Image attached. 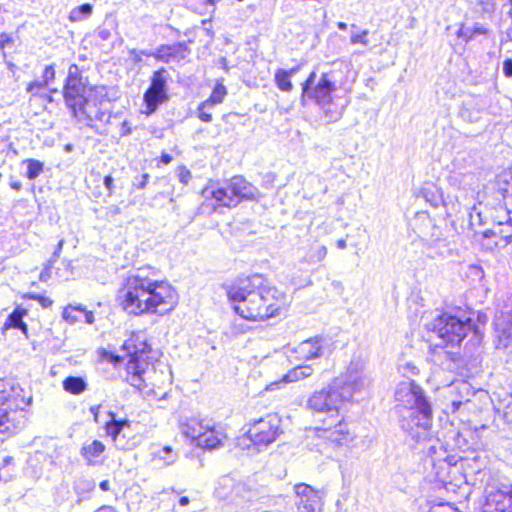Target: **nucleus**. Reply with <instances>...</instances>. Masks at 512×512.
Returning <instances> with one entry per match:
<instances>
[{"mask_svg": "<svg viewBox=\"0 0 512 512\" xmlns=\"http://www.w3.org/2000/svg\"><path fill=\"white\" fill-rule=\"evenodd\" d=\"M123 349L130 357L126 367L127 380L133 387L141 390L145 382L143 375L149 366L147 354L150 352V346L145 341H139L138 337L132 336L125 341Z\"/></svg>", "mask_w": 512, "mask_h": 512, "instance_id": "nucleus-7", "label": "nucleus"}, {"mask_svg": "<svg viewBox=\"0 0 512 512\" xmlns=\"http://www.w3.org/2000/svg\"><path fill=\"white\" fill-rule=\"evenodd\" d=\"M335 379L342 386V391L350 394V402L356 393L368 389L372 383L370 373L366 371L364 364L360 361H351L346 373Z\"/></svg>", "mask_w": 512, "mask_h": 512, "instance_id": "nucleus-9", "label": "nucleus"}, {"mask_svg": "<svg viewBox=\"0 0 512 512\" xmlns=\"http://www.w3.org/2000/svg\"><path fill=\"white\" fill-rule=\"evenodd\" d=\"M172 161V156L167 154V153H163L161 155V162L164 163V164H169L170 162Z\"/></svg>", "mask_w": 512, "mask_h": 512, "instance_id": "nucleus-62", "label": "nucleus"}, {"mask_svg": "<svg viewBox=\"0 0 512 512\" xmlns=\"http://www.w3.org/2000/svg\"><path fill=\"white\" fill-rule=\"evenodd\" d=\"M103 104H109V100L107 99V93L105 87L103 86H95L87 88V93L85 94V102L83 103L81 110H84L85 107L89 106H98Z\"/></svg>", "mask_w": 512, "mask_h": 512, "instance_id": "nucleus-22", "label": "nucleus"}, {"mask_svg": "<svg viewBox=\"0 0 512 512\" xmlns=\"http://www.w3.org/2000/svg\"><path fill=\"white\" fill-rule=\"evenodd\" d=\"M227 94L226 87L223 84H216L214 87L209 99L206 100V102H209L211 106H214L215 104L222 103L225 96Z\"/></svg>", "mask_w": 512, "mask_h": 512, "instance_id": "nucleus-36", "label": "nucleus"}, {"mask_svg": "<svg viewBox=\"0 0 512 512\" xmlns=\"http://www.w3.org/2000/svg\"><path fill=\"white\" fill-rule=\"evenodd\" d=\"M503 71L507 77H512V60H505L503 63Z\"/></svg>", "mask_w": 512, "mask_h": 512, "instance_id": "nucleus-55", "label": "nucleus"}, {"mask_svg": "<svg viewBox=\"0 0 512 512\" xmlns=\"http://www.w3.org/2000/svg\"><path fill=\"white\" fill-rule=\"evenodd\" d=\"M498 1L499 0H476V4L482 13L492 14L497 7Z\"/></svg>", "mask_w": 512, "mask_h": 512, "instance_id": "nucleus-39", "label": "nucleus"}, {"mask_svg": "<svg viewBox=\"0 0 512 512\" xmlns=\"http://www.w3.org/2000/svg\"><path fill=\"white\" fill-rule=\"evenodd\" d=\"M337 90L333 72H324L317 77L312 71L302 84L301 104L305 106L307 101L315 103L332 122L340 119L342 113L330 108L333 103V93Z\"/></svg>", "mask_w": 512, "mask_h": 512, "instance_id": "nucleus-6", "label": "nucleus"}, {"mask_svg": "<svg viewBox=\"0 0 512 512\" xmlns=\"http://www.w3.org/2000/svg\"><path fill=\"white\" fill-rule=\"evenodd\" d=\"M327 255V248L324 245L318 246L314 249H311L308 256H307V262L308 263H317L322 260Z\"/></svg>", "mask_w": 512, "mask_h": 512, "instance_id": "nucleus-38", "label": "nucleus"}, {"mask_svg": "<svg viewBox=\"0 0 512 512\" xmlns=\"http://www.w3.org/2000/svg\"><path fill=\"white\" fill-rule=\"evenodd\" d=\"M296 505L299 512H321L323 507V495L306 483H298L294 486Z\"/></svg>", "mask_w": 512, "mask_h": 512, "instance_id": "nucleus-11", "label": "nucleus"}, {"mask_svg": "<svg viewBox=\"0 0 512 512\" xmlns=\"http://www.w3.org/2000/svg\"><path fill=\"white\" fill-rule=\"evenodd\" d=\"M25 298L37 300L43 308H49L52 306L53 301L49 297H45L35 293H28Z\"/></svg>", "mask_w": 512, "mask_h": 512, "instance_id": "nucleus-41", "label": "nucleus"}, {"mask_svg": "<svg viewBox=\"0 0 512 512\" xmlns=\"http://www.w3.org/2000/svg\"><path fill=\"white\" fill-rule=\"evenodd\" d=\"M73 489L79 496V500H82L95 489V481L87 477H78L73 483Z\"/></svg>", "mask_w": 512, "mask_h": 512, "instance_id": "nucleus-29", "label": "nucleus"}, {"mask_svg": "<svg viewBox=\"0 0 512 512\" xmlns=\"http://www.w3.org/2000/svg\"><path fill=\"white\" fill-rule=\"evenodd\" d=\"M51 263H49V265H47L40 273L39 275V279L40 281L42 282H46L49 278H50V275H51Z\"/></svg>", "mask_w": 512, "mask_h": 512, "instance_id": "nucleus-53", "label": "nucleus"}, {"mask_svg": "<svg viewBox=\"0 0 512 512\" xmlns=\"http://www.w3.org/2000/svg\"><path fill=\"white\" fill-rule=\"evenodd\" d=\"M13 464V458L11 456H5L2 460H1V464H0V471L6 467H8L9 465ZM2 476L0 475V481L2 480Z\"/></svg>", "mask_w": 512, "mask_h": 512, "instance_id": "nucleus-56", "label": "nucleus"}, {"mask_svg": "<svg viewBox=\"0 0 512 512\" xmlns=\"http://www.w3.org/2000/svg\"><path fill=\"white\" fill-rule=\"evenodd\" d=\"M231 195L239 199V203L242 200H252L256 198L257 189L247 182L242 176H234L228 182Z\"/></svg>", "mask_w": 512, "mask_h": 512, "instance_id": "nucleus-17", "label": "nucleus"}, {"mask_svg": "<svg viewBox=\"0 0 512 512\" xmlns=\"http://www.w3.org/2000/svg\"><path fill=\"white\" fill-rule=\"evenodd\" d=\"M26 314V310L16 308L7 318L4 329L16 328L20 329L24 334H27V325L23 322V317Z\"/></svg>", "mask_w": 512, "mask_h": 512, "instance_id": "nucleus-28", "label": "nucleus"}, {"mask_svg": "<svg viewBox=\"0 0 512 512\" xmlns=\"http://www.w3.org/2000/svg\"><path fill=\"white\" fill-rule=\"evenodd\" d=\"M336 244H337V248H339L341 250H343L347 247L346 241L344 239H339Z\"/></svg>", "mask_w": 512, "mask_h": 512, "instance_id": "nucleus-64", "label": "nucleus"}, {"mask_svg": "<svg viewBox=\"0 0 512 512\" xmlns=\"http://www.w3.org/2000/svg\"><path fill=\"white\" fill-rule=\"evenodd\" d=\"M480 206L474 205L467 213V219L461 225L460 233L464 234L467 238L475 241L483 239V232L485 229L482 227L486 224L487 218L483 216Z\"/></svg>", "mask_w": 512, "mask_h": 512, "instance_id": "nucleus-13", "label": "nucleus"}, {"mask_svg": "<svg viewBox=\"0 0 512 512\" xmlns=\"http://www.w3.org/2000/svg\"><path fill=\"white\" fill-rule=\"evenodd\" d=\"M203 194L206 197H209L210 195L219 206L232 208L239 204V199L231 195V190L229 189L228 183H225L224 186L217 188H206L204 189Z\"/></svg>", "mask_w": 512, "mask_h": 512, "instance_id": "nucleus-20", "label": "nucleus"}, {"mask_svg": "<svg viewBox=\"0 0 512 512\" xmlns=\"http://www.w3.org/2000/svg\"><path fill=\"white\" fill-rule=\"evenodd\" d=\"M81 314L84 315L85 317V322L88 323V324H93L94 321H95V318H94V314L92 311H87L85 308H84V311H81Z\"/></svg>", "mask_w": 512, "mask_h": 512, "instance_id": "nucleus-57", "label": "nucleus"}, {"mask_svg": "<svg viewBox=\"0 0 512 512\" xmlns=\"http://www.w3.org/2000/svg\"><path fill=\"white\" fill-rule=\"evenodd\" d=\"M104 450L105 445L99 440H94L91 443L82 446L81 455L88 464H93V458L99 457Z\"/></svg>", "mask_w": 512, "mask_h": 512, "instance_id": "nucleus-27", "label": "nucleus"}, {"mask_svg": "<svg viewBox=\"0 0 512 512\" xmlns=\"http://www.w3.org/2000/svg\"><path fill=\"white\" fill-rule=\"evenodd\" d=\"M13 42L12 37L7 33L0 34V49H4L7 45Z\"/></svg>", "mask_w": 512, "mask_h": 512, "instance_id": "nucleus-51", "label": "nucleus"}, {"mask_svg": "<svg viewBox=\"0 0 512 512\" xmlns=\"http://www.w3.org/2000/svg\"><path fill=\"white\" fill-rule=\"evenodd\" d=\"M63 245H64V240H60L56 246V249L55 251L53 252V255L51 257V259L49 260V263L53 264L59 257H60V254L62 252V249H63Z\"/></svg>", "mask_w": 512, "mask_h": 512, "instance_id": "nucleus-50", "label": "nucleus"}, {"mask_svg": "<svg viewBox=\"0 0 512 512\" xmlns=\"http://www.w3.org/2000/svg\"><path fill=\"white\" fill-rule=\"evenodd\" d=\"M496 347L507 349L512 347V320L503 315L495 321Z\"/></svg>", "mask_w": 512, "mask_h": 512, "instance_id": "nucleus-19", "label": "nucleus"}, {"mask_svg": "<svg viewBox=\"0 0 512 512\" xmlns=\"http://www.w3.org/2000/svg\"><path fill=\"white\" fill-rule=\"evenodd\" d=\"M168 100L167 93H161L148 88L144 93V103L146 105V114L154 113L158 106Z\"/></svg>", "mask_w": 512, "mask_h": 512, "instance_id": "nucleus-24", "label": "nucleus"}, {"mask_svg": "<svg viewBox=\"0 0 512 512\" xmlns=\"http://www.w3.org/2000/svg\"><path fill=\"white\" fill-rule=\"evenodd\" d=\"M99 410H100V405H95V406L90 407V412L92 413L95 422H98Z\"/></svg>", "mask_w": 512, "mask_h": 512, "instance_id": "nucleus-60", "label": "nucleus"}, {"mask_svg": "<svg viewBox=\"0 0 512 512\" xmlns=\"http://www.w3.org/2000/svg\"><path fill=\"white\" fill-rule=\"evenodd\" d=\"M394 397L396 408L401 413V429L416 442L428 441L431 437L433 411L422 387L413 380L400 382Z\"/></svg>", "mask_w": 512, "mask_h": 512, "instance_id": "nucleus-5", "label": "nucleus"}, {"mask_svg": "<svg viewBox=\"0 0 512 512\" xmlns=\"http://www.w3.org/2000/svg\"><path fill=\"white\" fill-rule=\"evenodd\" d=\"M81 311H84V307L81 305H79V306L68 305L63 310V314H62L63 319L66 320L67 322H69L70 324H75L78 321H80V318L77 313H81Z\"/></svg>", "mask_w": 512, "mask_h": 512, "instance_id": "nucleus-35", "label": "nucleus"}, {"mask_svg": "<svg viewBox=\"0 0 512 512\" xmlns=\"http://www.w3.org/2000/svg\"><path fill=\"white\" fill-rule=\"evenodd\" d=\"M367 35H368V30H363L361 33L359 34H352L351 35V38H350V42L351 44H362L364 46H367L368 45V39H367Z\"/></svg>", "mask_w": 512, "mask_h": 512, "instance_id": "nucleus-43", "label": "nucleus"}, {"mask_svg": "<svg viewBox=\"0 0 512 512\" xmlns=\"http://www.w3.org/2000/svg\"><path fill=\"white\" fill-rule=\"evenodd\" d=\"M10 400L6 401V404L0 403V426H4L6 423L9 422V416L10 412L9 409L11 408Z\"/></svg>", "mask_w": 512, "mask_h": 512, "instance_id": "nucleus-42", "label": "nucleus"}, {"mask_svg": "<svg viewBox=\"0 0 512 512\" xmlns=\"http://www.w3.org/2000/svg\"><path fill=\"white\" fill-rule=\"evenodd\" d=\"M209 424H204L202 421L197 419H190L187 422L183 423L180 427L181 433L189 438L196 445L199 442V438H202L206 429H208Z\"/></svg>", "mask_w": 512, "mask_h": 512, "instance_id": "nucleus-21", "label": "nucleus"}, {"mask_svg": "<svg viewBox=\"0 0 512 512\" xmlns=\"http://www.w3.org/2000/svg\"><path fill=\"white\" fill-rule=\"evenodd\" d=\"M111 420L106 423L105 430L106 433L111 436L112 440L116 445L118 444V437L123 430L124 427L129 426V421L127 419L117 420L115 418V413L109 412Z\"/></svg>", "mask_w": 512, "mask_h": 512, "instance_id": "nucleus-25", "label": "nucleus"}, {"mask_svg": "<svg viewBox=\"0 0 512 512\" xmlns=\"http://www.w3.org/2000/svg\"><path fill=\"white\" fill-rule=\"evenodd\" d=\"M213 106H211L209 104V102H202L199 107H198V111H199V118L203 121V122H211L212 121V115L211 113L208 112V110H210Z\"/></svg>", "mask_w": 512, "mask_h": 512, "instance_id": "nucleus-40", "label": "nucleus"}, {"mask_svg": "<svg viewBox=\"0 0 512 512\" xmlns=\"http://www.w3.org/2000/svg\"><path fill=\"white\" fill-rule=\"evenodd\" d=\"M121 306L128 314H165L177 304V294L166 281L157 278L150 267L138 268L126 278L121 291Z\"/></svg>", "mask_w": 512, "mask_h": 512, "instance_id": "nucleus-1", "label": "nucleus"}, {"mask_svg": "<svg viewBox=\"0 0 512 512\" xmlns=\"http://www.w3.org/2000/svg\"><path fill=\"white\" fill-rule=\"evenodd\" d=\"M226 293L234 311L247 320L275 317L285 306V294L260 274L237 279L227 286Z\"/></svg>", "mask_w": 512, "mask_h": 512, "instance_id": "nucleus-2", "label": "nucleus"}, {"mask_svg": "<svg viewBox=\"0 0 512 512\" xmlns=\"http://www.w3.org/2000/svg\"><path fill=\"white\" fill-rule=\"evenodd\" d=\"M99 487L103 491H109L110 490V483L108 480H103L100 482Z\"/></svg>", "mask_w": 512, "mask_h": 512, "instance_id": "nucleus-61", "label": "nucleus"}, {"mask_svg": "<svg viewBox=\"0 0 512 512\" xmlns=\"http://www.w3.org/2000/svg\"><path fill=\"white\" fill-rule=\"evenodd\" d=\"M430 512H460L457 508L450 504H440L435 508H432Z\"/></svg>", "mask_w": 512, "mask_h": 512, "instance_id": "nucleus-49", "label": "nucleus"}, {"mask_svg": "<svg viewBox=\"0 0 512 512\" xmlns=\"http://www.w3.org/2000/svg\"><path fill=\"white\" fill-rule=\"evenodd\" d=\"M495 237L496 246H506L512 241V219L509 213H506V220L499 221L491 229H485L483 239Z\"/></svg>", "mask_w": 512, "mask_h": 512, "instance_id": "nucleus-14", "label": "nucleus"}, {"mask_svg": "<svg viewBox=\"0 0 512 512\" xmlns=\"http://www.w3.org/2000/svg\"><path fill=\"white\" fill-rule=\"evenodd\" d=\"M63 388L71 394H81L87 388L85 380L81 377L69 376L63 381Z\"/></svg>", "mask_w": 512, "mask_h": 512, "instance_id": "nucleus-30", "label": "nucleus"}, {"mask_svg": "<svg viewBox=\"0 0 512 512\" xmlns=\"http://www.w3.org/2000/svg\"><path fill=\"white\" fill-rule=\"evenodd\" d=\"M178 177L181 183L187 184L191 179V172L186 167H180Z\"/></svg>", "mask_w": 512, "mask_h": 512, "instance_id": "nucleus-48", "label": "nucleus"}, {"mask_svg": "<svg viewBox=\"0 0 512 512\" xmlns=\"http://www.w3.org/2000/svg\"><path fill=\"white\" fill-rule=\"evenodd\" d=\"M457 36L459 38H463L466 42L472 40L475 37L473 32H472V28L471 27H464V26H462L458 30Z\"/></svg>", "mask_w": 512, "mask_h": 512, "instance_id": "nucleus-47", "label": "nucleus"}, {"mask_svg": "<svg viewBox=\"0 0 512 512\" xmlns=\"http://www.w3.org/2000/svg\"><path fill=\"white\" fill-rule=\"evenodd\" d=\"M46 85L42 82V81H34V82H31L28 87H27V91L28 92H34V91H38L40 89H43Z\"/></svg>", "mask_w": 512, "mask_h": 512, "instance_id": "nucleus-52", "label": "nucleus"}, {"mask_svg": "<svg viewBox=\"0 0 512 512\" xmlns=\"http://www.w3.org/2000/svg\"><path fill=\"white\" fill-rule=\"evenodd\" d=\"M483 512H512V486L486 490Z\"/></svg>", "mask_w": 512, "mask_h": 512, "instance_id": "nucleus-12", "label": "nucleus"}, {"mask_svg": "<svg viewBox=\"0 0 512 512\" xmlns=\"http://www.w3.org/2000/svg\"><path fill=\"white\" fill-rule=\"evenodd\" d=\"M113 183H114V179L112 176L110 175H107L105 178H104V185L105 187L109 190V192L111 193L112 190H113Z\"/></svg>", "mask_w": 512, "mask_h": 512, "instance_id": "nucleus-58", "label": "nucleus"}, {"mask_svg": "<svg viewBox=\"0 0 512 512\" xmlns=\"http://www.w3.org/2000/svg\"><path fill=\"white\" fill-rule=\"evenodd\" d=\"M130 132H131V129L128 126V123L126 121H124L122 124V135H128V134H130Z\"/></svg>", "mask_w": 512, "mask_h": 512, "instance_id": "nucleus-63", "label": "nucleus"}, {"mask_svg": "<svg viewBox=\"0 0 512 512\" xmlns=\"http://www.w3.org/2000/svg\"><path fill=\"white\" fill-rule=\"evenodd\" d=\"M434 248L439 249V256L441 257H447L451 255L450 249L447 247V244L443 240H436L433 244Z\"/></svg>", "mask_w": 512, "mask_h": 512, "instance_id": "nucleus-44", "label": "nucleus"}, {"mask_svg": "<svg viewBox=\"0 0 512 512\" xmlns=\"http://www.w3.org/2000/svg\"><path fill=\"white\" fill-rule=\"evenodd\" d=\"M190 53L185 42H179L172 45H161L156 52V58L163 62H170L172 60H182Z\"/></svg>", "mask_w": 512, "mask_h": 512, "instance_id": "nucleus-18", "label": "nucleus"}, {"mask_svg": "<svg viewBox=\"0 0 512 512\" xmlns=\"http://www.w3.org/2000/svg\"><path fill=\"white\" fill-rule=\"evenodd\" d=\"M86 93L87 86L83 82L78 66L76 64L70 65L63 89V96L66 106L71 110L73 117H78V113L85 102Z\"/></svg>", "mask_w": 512, "mask_h": 512, "instance_id": "nucleus-8", "label": "nucleus"}, {"mask_svg": "<svg viewBox=\"0 0 512 512\" xmlns=\"http://www.w3.org/2000/svg\"><path fill=\"white\" fill-rule=\"evenodd\" d=\"M471 28H472V32H473L474 36L484 35L487 33V29L483 25L478 24V23L474 24V26Z\"/></svg>", "mask_w": 512, "mask_h": 512, "instance_id": "nucleus-54", "label": "nucleus"}, {"mask_svg": "<svg viewBox=\"0 0 512 512\" xmlns=\"http://www.w3.org/2000/svg\"><path fill=\"white\" fill-rule=\"evenodd\" d=\"M341 385L334 379L327 387L315 391L307 400V407L313 411L320 425L316 430L323 437L336 445H344L353 437L340 413L345 403L350 402V394L343 392Z\"/></svg>", "mask_w": 512, "mask_h": 512, "instance_id": "nucleus-4", "label": "nucleus"}, {"mask_svg": "<svg viewBox=\"0 0 512 512\" xmlns=\"http://www.w3.org/2000/svg\"><path fill=\"white\" fill-rule=\"evenodd\" d=\"M166 71L164 69H160L158 71H155L152 76L150 89L161 92V93H167L166 92V77H165Z\"/></svg>", "mask_w": 512, "mask_h": 512, "instance_id": "nucleus-33", "label": "nucleus"}, {"mask_svg": "<svg viewBox=\"0 0 512 512\" xmlns=\"http://www.w3.org/2000/svg\"><path fill=\"white\" fill-rule=\"evenodd\" d=\"M222 445V434L209 425L202 438H199V442L196 446L212 450Z\"/></svg>", "mask_w": 512, "mask_h": 512, "instance_id": "nucleus-23", "label": "nucleus"}, {"mask_svg": "<svg viewBox=\"0 0 512 512\" xmlns=\"http://www.w3.org/2000/svg\"><path fill=\"white\" fill-rule=\"evenodd\" d=\"M314 372L311 365H299L289 370L283 377L285 383L297 382L310 377Z\"/></svg>", "mask_w": 512, "mask_h": 512, "instance_id": "nucleus-26", "label": "nucleus"}, {"mask_svg": "<svg viewBox=\"0 0 512 512\" xmlns=\"http://www.w3.org/2000/svg\"><path fill=\"white\" fill-rule=\"evenodd\" d=\"M281 432L280 417L276 414H268L254 421L247 435L255 445L267 446L274 442Z\"/></svg>", "mask_w": 512, "mask_h": 512, "instance_id": "nucleus-10", "label": "nucleus"}, {"mask_svg": "<svg viewBox=\"0 0 512 512\" xmlns=\"http://www.w3.org/2000/svg\"><path fill=\"white\" fill-rule=\"evenodd\" d=\"M8 384L3 380L0 379V403L6 404V401L10 400V393L7 390Z\"/></svg>", "mask_w": 512, "mask_h": 512, "instance_id": "nucleus-46", "label": "nucleus"}, {"mask_svg": "<svg viewBox=\"0 0 512 512\" xmlns=\"http://www.w3.org/2000/svg\"><path fill=\"white\" fill-rule=\"evenodd\" d=\"M42 82L47 86L51 81L55 78V69L53 65L46 66L43 76Z\"/></svg>", "mask_w": 512, "mask_h": 512, "instance_id": "nucleus-45", "label": "nucleus"}, {"mask_svg": "<svg viewBox=\"0 0 512 512\" xmlns=\"http://www.w3.org/2000/svg\"><path fill=\"white\" fill-rule=\"evenodd\" d=\"M427 330L435 333L441 340L432 349V355L442 365L453 369L461 360L460 344L465 343V349L478 347L483 339V332L469 317H459L450 313H442L426 325Z\"/></svg>", "mask_w": 512, "mask_h": 512, "instance_id": "nucleus-3", "label": "nucleus"}, {"mask_svg": "<svg viewBox=\"0 0 512 512\" xmlns=\"http://www.w3.org/2000/svg\"><path fill=\"white\" fill-rule=\"evenodd\" d=\"M275 83L278 89H280L283 92H290L293 89V84L290 80V77L288 76V73H286L285 69H278L275 72L274 75Z\"/></svg>", "mask_w": 512, "mask_h": 512, "instance_id": "nucleus-32", "label": "nucleus"}, {"mask_svg": "<svg viewBox=\"0 0 512 512\" xmlns=\"http://www.w3.org/2000/svg\"><path fill=\"white\" fill-rule=\"evenodd\" d=\"M299 360L308 361L319 358L323 354V339L314 337L300 342L295 348Z\"/></svg>", "mask_w": 512, "mask_h": 512, "instance_id": "nucleus-15", "label": "nucleus"}, {"mask_svg": "<svg viewBox=\"0 0 512 512\" xmlns=\"http://www.w3.org/2000/svg\"><path fill=\"white\" fill-rule=\"evenodd\" d=\"M24 163L27 164L26 177L29 180L36 179L43 172L44 164H43V162H41L39 160L31 158V159H26L24 161Z\"/></svg>", "mask_w": 512, "mask_h": 512, "instance_id": "nucleus-34", "label": "nucleus"}, {"mask_svg": "<svg viewBox=\"0 0 512 512\" xmlns=\"http://www.w3.org/2000/svg\"><path fill=\"white\" fill-rule=\"evenodd\" d=\"M148 178H149L148 174H143L141 176V180L138 183H136L135 186L138 189H144L146 187V185H147Z\"/></svg>", "mask_w": 512, "mask_h": 512, "instance_id": "nucleus-59", "label": "nucleus"}, {"mask_svg": "<svg viewBox=\"0 0 512 512\" xmlns=\"http://www.w3.org/2000/svg\"><path fill=\"white\" fill-rule=\"evenodd\" d=\"M93 12V6L89 3L82 4L73 8L69 13V20L71 22H79L87 19Z\"/></svg>", "mask_w": 512, "mask_h": 512, "instance_id": "nucleus-31", "label": "nucleus"}, {"mask_svg": "<svg viewBox=\"0 0 512 512\" xmlns=\"http://www.w3.org/2000/svg\"><path fill=\"white\" fill-rule=\"evenodd\" d=\"M108 106L109 104L85 107L84 110L79 111L78 117L75 118L90 127L93 126L94 121L108 123L111 117Z\"/></svg>", "mask_w": 512, "mask_h": 512, "instance_id": "nucleus-16", "label": "nucleus"}, {"mask_svg": "<svg viewBox=\"0 0 512 512\" xmlns=\"http://www.w3.org/2000/svg\"><path fill=\"white\" fill-rule=\"evenodd\" d=\"M156 456L160 460H162L165 465H171L177 459V453H175L170 446H165L162 449H160L156 453Z\"/></svg>", "mask_w": 512, "mask_h": 512, "instance_id": "nucleus-37", "label": "nucleus"}]
</instances>
